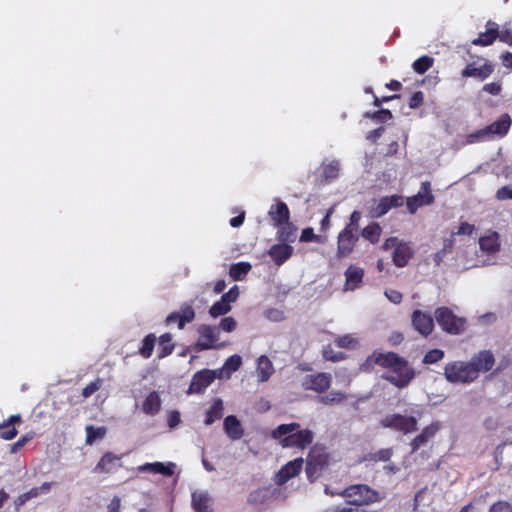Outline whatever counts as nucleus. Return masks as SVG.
<instances>
[{
    "instance_id": "46",
    "label": "nucleus",
    "mask_w": 512,
    "mask_h": 512,
    "mask_svg": "<svg viewBox=\"0 0 512 512\" xmlns=\"http://www.w3.org/2000/svg\"><path fill=\"white\" fill-rule=\"evenodd\" d=\"M435 318L442 330L448 332V307H440L436 309Z\"/></svg>"
},
{
    "instance_id": "49",
    "label": "nucleus",
    "mask_w": 512,
    "mask_h": 512,
    "mask_svg": "<svg viewBox=\"0 0 512 512\" xmlns=\"http://www.w3.org/2000/svg\"><path fill=\"white\" fill-rule=\"evenodd\" d=\"M102 384L103 380L101 378H96L94 381L90 382L83 388L82 396L84 398L90 397L101 388Z\"/></svg>"
},
{
    "instance_id": "5",
    "label": "nucleus",
    "mask_w": 512,
    "mask_h": 512,
    "mask_svg": "<svg viewBox=\"0 0 512 512\" xmlns=\"http://www.w3.org/2000/svg\"><path fill=\"white\" fill-rule=\"evenodd\" d=\"M511 126V118L508 114H502L492 124L480 129L475 134L470 135V141L475 140L487 141L492 140L495 137H503L507 134Z\"/></svg>"
},
{
    "instance_id": "24",
    "label": "nucleus",
    "mask_w": 512,
    "mask_h": 512,
    "mask_svg": "<svg viewBox=\"0 0 512 512\" xmlns=\"http://www.w3.org/2000/svg\"><path fill=\"white\" fill-rule=\"evenodd\" d=\"M224 431L231 440H239L244 435L241 422L234 415H228L223 422Z\"/></svg>"
},
{
    "instance_id": "36",
    "label": "nucleus",
    "mask_w": 512,
    "mask_h": 512,
    "mask_svg": "<svg viewBox=\"0 0 512 512\" xmlns=\"http://www.w3.org/2000/svg\"><path fill=\"white\" fill-rule=\"evenodd\" d=\"M174 347L175 345L172 343V335L170 333H164L159 337L158 357H167L173 352Z\"/></svg>"
},
{
    "instance_id": "45",
    "label": "nucleus",
    "mask_w": 512,
    "mask_h": 512,
    "mask_svg": "<svg viewBox=\"0 0 512 512\" xmlns=\"http://www.w3.org/2000/svg\"><path fill=\"white\" fill-rule=\"evenodd\" d=\"M35 436V432L30 431L24 435H22L16 442L10 445V453H17L20 449H22L30 440H32Z\"/></svg>"
},
{
    "instance_id": "43",
    "label": "nucleus",
    "mask_w": 512,
    "mask_h": 512,
    "mask_svg": "<svg viewBox=\"0 0 512 512\" xmlns=\"http://www.w3.org/2000/svg\"><path fill=\"white\" fill-rule=\"evenodd\" d=\"M466 327V321L462 317H457L453 315L452 311L450 310V334H460L465 330Z\"/></svg>"
},
{
    "instance_id": "23",
    "label": "nucleus",
    "mask_w": 512,
    "mask_h": 512,
    "mask_svg": "<svg viewBox=\"0 0 512 512\" xmlns=\"http://www.w3.org/2000/svg\"><path fill=\"white\" fill-rule=\"evenodd\" d=\"M302 466H303L302 458H296L292 461H289L278 472L279 482L284 483V482L288 481L289 479L297 476L301 472Z\"/></svg>"
},
{
    "instance_id": "57",
    "label": "nucleus",
    "mask_w": 512,
    "mask_h": 512,
    "mask_svg": "<svg viewBox=\"0 0 512 512\" xmlns=\"http://www.w3.org/2000/svg\"><path fill=\"white\" fill-rule=\"evenodd\" d=\"M323 174L326 178H336L339 174V165L337 162H331L324 166Z\"/></svg>"
},
{
    "instance_id": "59",
    "label": "nucleus",
    "mask_w": 512,
    "mask_h": 512,
    "mask_svg": "<svg viewBox=\"0 0 512 512\" xmlns=\"http://www.w3.org/2000/svg\"><path fill=\"white\" fill-rule=\"evenodd\" d=\"M385 296L388 298V300L394 304H399L402 301V293L398 290L394 289H388L385 291Z\"/></svg>"
},
{
    "instance_id": "47",
    "label": "nucleus",
    "mask_w": 512,
    "mask_h": 512,
    "mask_svg": "<svg viewBox=\"0 0 512 512\" xmlns=\"http://www.w3.org/2000/svg\"><path fill=\"white\" fill-rule=\"evenodd\" d=\"M335 344L340 348L352 349L357 345V340L347 334L337 337L335 339Z\"/></svg>"
},
{
    "instance_id": "31",
    "label": "nucleus",
    "mask_w": 512,
    "mask_h": 512,
    "mask_svg": "<svg viewBox=\"0 0 512 512\" xmlns=\"http://www.w3.org/2000/svg\"><path fill=\"white\" fill-rule=\"evenodd\" d=\"M278 228L277 238L281 243H291L295 241L297 228L290 222V220Z\"/></svg>"
},
{
    "instance_id": "37",
    "label": "nucleus",
    "mask_w": 512,
    "mask_h": 512,
    "mask_svg": "<svg viewBox=\"0 0 512 512\" xmlns=\"http://www.w3.org/2000/svg\"><path fill=\"white\" fill-rule=\"evenodd\" d=\"M347 399V394L342 391H332L326 395L320 396L318 398L319 403L332 406L336 404H340Z\"/></svg>"
},
{
    "instance_id": "11",
    "label": "nucleus",
    "mask_w": 512,
    "mask_h": 512,
    "mask_svg": "<svg viewBox=\"0 0 512 512\" xmlns=\"http://www.w3.org/2000/svg\"><path fill=\"white\" fill-rule=\"evenodd\" d=\"M412 327L423 337L429 336L434 328V321L430 313L421 310L413 311L411 315Z\"/></svg>"
},
{
    "instance_id": "17",
    "label": "nucleus",
    "mask_w": 512,
    "mask_h": 512,
    "mask_svg": "<svg viewBox=\"0 0 512 512\" xmlns=\"http://www.w3.org/2000/svg\"><path fill=\"white\" fill-rule=\"evenodd\" d=\"M469 362L474 370H476V375L478 376L480 372L489 371L493 367L495 360L493 354L485 350L472 357Z\"/></svg>"
},
{
    "instance_id": "21",
    "label": "nucleus",
    "mask_w": 512,
    "mask_h": 512,
    "mask_svg": "<svg viewBox=\"0 0 512 512\" xmlns=\"http://www.w3.org/2000/svg\"><path fill=\"white\" fill-rule=\"evenodd\" d=\"M412 256H413V251H412L411 247L409 246V244L404 243V242H399L393 250V254H392L393 263L397 267H404L408 264V262L412 258Z\"/></svg>"
},
{
    "instance_id": "62",
    "label": "nucleus",
    "mask_w": 512,
    "mask_h": 512,
    "mask_svg": "<svg viewBox=\"0 0 512 512\" xmlns=\"http://www.w3.org/2000/svg\"><path fill=\"white\" fill-rule=\"evenodd\" d=\"M181 422L180 413L178 411H171L167 417V425L173 429Z\"/></svg>"
},
{
    "instance_id": "25",
    "label": "nucleus",
    "mask_w": 512,
    "mask_h": 512,
    "mask_svg": "<svg viewBox=\"0 0 512 512\" xmlns=\"http://www.w3.org/2000/svg\"><path fill=\"white\" fill-rule=\"evenodd\" d=\"M191 504L195 512H213L211 497L206 491H194L191 495Z\"/></svg>"
},
{
    "instance_id": "30",
    "label": "nucleus",
    "mask_w": 512,
    "mask_h": 512,
    "mask_svg": "<svg viewBox=\"0 0 512 512\" xmlns=\"http://www.w3.org/2000/svg\"><path fill=\"white\" fill-rule=\"evenodd\" d=\"M224 405L220 398L214 400L211 407L206 411L205 414V425H212L215 421L223 417Z\"/></svg>"
},
{
    "instance_id": "55",
    "label": "nucleus",
    "mask_w": 512,
    "mask_h": 512,
    "mask_svg": "<svg viewBox=\"0 0 512 512\" xmlns=\"http://www.w3.org/2000/svg\"><path fill=\"white\" fill-rule=\"evenodd\" d=\"M241 365L242 358L237 354L230 356L225 362V367L231 371H237Z\"/></svg>"
},
{
    "instance_id": "33",
    "label": "nucleus",
    "mask_w": 512,
    "mask_h": 512,
    "mask_svg": "<svg viewBox=\"0 0 512 512\" xmlns=\"http://www.w3.org/2000/svg\"><path fill=\"white\" fill-rule=\"evenodd\" d=\"M251 269L252 266L249 262L234 263L229 268V276L234 281H242Z\"/></svg>"
},
{
    "instance_id": "8",
    "label": "nucleus",
    "mask_w": 512,
    "mask_h": 512,
    "mask_svg": "<svg viewBox=\"0 0 512 512\" xmlns=\"http://www.w3.org/2000/svg\"><path fill=\"white\" fill-rule=\"evenodd\" d=\"M434 197L431 193L430 182L424 181L421 184L419 192L407 198L406 206L411 214H414L420 207L429 205L433 202Z\"/></svg>"
},
{
    "instance_id": "16",
    "label": "nucleus",
    "mask_w": 512,
    "mask_h": 512,
    "mask_svg": "<svg viewBox=\"0 0 512 512\" xmlns=\"http://www.w3.org/2000/svg\"><path fill=\"white\" fill-rule=\"evenodd\" d=\"M214 380V374L209 370H202L197 372L190 383L189 392L201 393L203 392Z\"/></svg>"
},
{
    "instance_id": "34",
    "label": "nucleus",
    "mask_w": 512,
    "mask_h": 512,
    "mask_svg": "<svg viewBox=\"0 0 512 512\" xmlns=\"http://www.w3.org/2000/svg\"><path fill=\"white\" fill-rule=\"evenodd\" d=\"M381 233V226L377 222H372L361 231V236L370 243L376 244L380 240Z\"/></svg>"
},
{
    "instance_id": "35",
    "label": "nucleus",
    "mask_w": 512,
    "mask_h": 512,
    "mask_svg": "<svg viewBox=\"0 0 512 512\" xmlns=\"http://www.w3.org/2000/svg\"><path fill=\"white\" fill-rule=\"evenodd\" d=\"M86 431V445H93L95 441L103 439L107 433V428L104 426L94 427L93 425H87Z\"/></svg>"
},
{
    "instance_id": "53",
    "label": "nucleus",
    "mask_w": 512,
    "mask_h": 512,
    "mask_svg": "<svg viewBox=\"0 0 512 512\" xmlns=\"http://www.w3.org/2000/svg\"><path fill=\"white\" fill-rule=\"evenodd\" d=\"M300 241L301 242L314 241V242H318L319 243V242H321V237L314 233L313 228L308 227V228H305V229L302 230V233H301V236H300Z\"/></svg>"
},
{
    "instance_id": "20",
    "label": "nucleus",
    "mask_w": 512,
    "mask_h": 512,
    "mask_svg": "<svg viewBox=\"0 0 512 512\" xmlns=\"http://www.w3.org/2000/svg\"><path fill=\"white\" fill-rule=\"evenodd\" d=\"M121 456H117L112 452H106L97 465L94 467V472L96 473H111L117 467H120L121 464L118 463L120 461Z\"/></svg>"
},
{
    "instance_id": "15",
    "label": "nucleus",
    "mask_w": 512,
    "mask_h": 512,
    "mask_svg": "<svg viewBox=\"0 0 512 512\" xmlns=\"http://www.w3.org/2000/svg\"><path fill=\"white\" fill-rule=\"evenodd\" d=\"M268 215L274 226H282L290 220L289 208L285 202L280 200L270 207Z\"/></svg>"
},
{
    "instance_id": "9",
    "label": "nucleus",
    "mask_w": 512,
    "mask_h": 512,
    "mask_svg": "<svg viewBox=\"0 0 512 512\" xmlns=\"http://www.w3.org/2000/svg\"><path fill=\"white\" fill-rule=\"evenodd\" d=\"M358 239V233L348 229L341 230L337 237V258L348 257L353 252Z\"/></svg>"
},
{
    "instance_id": "4",
    "label": "nucleus",
    "mask_w": 512,
    "mask_h": 512,
    "mask_svg": "<svg viewBox=\"0 0 512 512\" xmlns=\"http://www.w3.org/2000/svg\"><path fill=\"white\" fill-rule=\"evenodd\" d=\"M198 339L193 346V350L201 352L211 349H223L228 343L220 341L219 328L215 325L200 324L197 327Z\"/></svg>"
},
{
    "instance_id": "48",
    "label": "nucleus",
    "mask_w": 512,
    "mask_h": 512,
    "mask_svg": "<svg viewBox=\"0 0 512 512\" xmlns=\"http://www.w3.org/2000/svg\"><path fill=\"white\" fill-rule=\"evenodd\" d=\"M237 327V322L233 317H224L220 320L219 324L216 328H219V331L222 330L224 332H233Z\"/></svg>"
},
{
    "instance_id": "54",
    "label": "nucleus",
    "mask_w": 512,
    "mask_h": 512,
    "mask_svg": "<svg viewBox=\"0 0 512 512\" xmlns=\"http://www.w3.org/2000/svg\"><path fill=\"white\" fill-rule=\"evenodd\" d=\"M239 296V290L238 287L235 285L229 289L226 293H224L221 296V299L223 302H225L228 305H231V303H234Z\"/></svg>"
},
{
    "instance_id": "52",
    "label": "nucleus",
    "mask_w": 512,
    "mask_h": 512,
    "mask_svg": "<svg viewBox=\"0 0 512 512\" xmlns=\"http://www.w3.org/2000/svg\"><path fill=\"white\" fill-rule=\"evenodd\" d=\"M361 212L355 210L351 213L349 218V223L344 227V229H348L350 231L358 233L359 229V221L361 220Z\"/></svg>"
},
{
    "instance_id": "6",
    "label": "nucleus",
    "mask_w": 512,
    "mask_h": 512,
    "mask_svg": "<svg viewBox=\"0 0 512 512\" xmlns=\"http://www.w3.org/2000/svg\"><path fill=\"white\" fill-rule=\"evenodd\" d=\"M418 420L414 416L402 415L399 413L386 415L380 420L383 428H389L403 434H410L418 429Z\"/></svg>"
},
{
    "instance_id": "14",
    "label": "nucleus",
    "mask_w": 512,
    "mask_h": 512,
    "mask_svg": "<svg viewBox=\"0 0 512 512\" xmlns=\"http://www.w3.org/2000/svg\"><path fill=\"white\" fill-rule=\"evenodd\" d=\"M294 248L287 243H277L272 245L267 253L277 266L283 265L293 255Z\"/></svg>"
},
{
    "instance_id": "1",
    "label": "nucleus",
    "mask_w": 512,
    "mask_h": 512,
    "mask_svg": "<svg viewBox=\"0 0 512 512\" xmlns=\"http://www.w3.org/2000/svg\"><path fill=\"white\" fill-rule=\"evenodd\" d=\"M368 363L376 364L389 370L390 374L383 375L382 378L397 388H405L415 378V371L409 362L395 352H373L367 358Z\"/></svg>"
},
{
    "instance_id": "18",
    "label": "nucleus",
    "mask_w": 512,
    "mask_h": 512,
    "mask_svg": "<svg viewBox=\"0 0 512 512\" xmlns=\"http://www.w3.org/2000/svg\"><path fill=\"white\" fill-rule=\"evenodd\" d=\"M439 429L440 425L438 423H432L426 426L422 432L411 441V452L414 453L422 446H425L429 440H431L436 435Z\"/></svg>"
},
{
    "instance_id": "56",
    "label": "nucleus",
    "mask_w": 512,
    "mask_h": 512,
    "mask_svg": "<svg viewBox=\"0 0 512 512\" xmlns=\"http://www.w3.org/2000/svg\"><path fill=\"white\" fill-rule=\"evenodd\" d=\"M424 102V94L422 91H417L409 98L408 105L411 109L419 108Z\"/></svg>"
},
{
    "instance_id": "60",
    "label": "nucleus",
    "mask_w": 512,
    "mask_h": 512,
    "mask_svg": "<svg viewBox=\"0 0 512 512\" xmlns=\"http://www.w3.org/2000/svg\"><path fill=\"white\" fill-rule=\"evenodd\" d=\"M489 512H512V506L504 501L493 504Z\"/></svg>"
},
{
    "instance_id": "50",
    "label": "nucleus",
    "mask_w": 512,
    "mask_h": 512,
    "mask_svg": "<svg viewBox=\"0 0 512 512\" xmlns=\"http://www.w3.org/2000/svg\"><path fill=\"white\" fill-rule=\"evenodd\" d=\"M366 116L382 123L387 122L393 118L392 112L389 109H380L373 113H366Z\"/></svg>"
},
{
    "instance_id": "10",
    "label": "nucleus",
    "mask_w": 512,
    "mask_h": 512,
    "mask_svg": "<svg viewBox=\"0 0 512 512\" xmlns=\"http://www.w3.org/2000/svg\"><path fill=\"white\" fill-rule=\"evenodd\" d=\"M403 204L404 198L401 195L384 196L371 208V216L373 218H380L392 208L401 207Z\"/></svg>"
},
{
    "instance_id": "40",
    "label": "nucleus",
    "mask_w": 512,
    "mask_h": 512,
    "mask_svg": "<svg viewBox=\"0 0 512 512\" xmlns=\"http://www.w3.org/2000/svg\"><path fill=\"white\" fill-rule=\"evenodd\" d=\"M232 307L231 305L226 304L223 302V300L220 298L219 301L215 302L209 309V315L212 318H217L220 316H224L228 314L231 311Z\"/></svg>"
},
{
    "instance_id": "26",
    "label": "nucleus",
    "mask_w": 512,
    "mask_h": 512,
    "mask_svg": "<svg viewBox=\"0 0 512 512\" xmlns=\"http://www.w3.org/2000/svg\"><path fill=\"white\" fill-rule=\"evenodd\" d=\"M479 246L483 252L495 254L500 249L499 234L497 232H488L479 238Z\"/></svg>"
},
{
    "instance_id": "44",
    "label": "nucleus",
    "mask_w": 512,
    "mask_h": 512,
    "mask_svg": "<svg viewBox=\"0 0 512 512\" xmlns=\"http://www.w3.org/2000/svg\"><path fill=\"white\" fill-rule=\"evenodd\" d=\"M323 358L331 362H339L346 358L343 352H336L330 344L323 347Z\"/></svg>"
},
{
    "instance_id": "63",
    "label": "nucleus",
    "mask_w": 512,
    "mask_h": 512,
    "mask_svg": "<svg viewBox=\"0 0 512 512\" xmlns=\"http://www.w3.org/2000/svg\"><path fill=\"white\" fill-rule=\"evenodd\" d=\"M475 227L472 224L463 222L458 227V230L454 233L455 235H472L474 232Z\"/></svg>"
},
{
    "instance_id": "39",
    "label": "nucleus",
    "mask_w": 512,
    "mask_h": 512,
    "mask_svg": "<svg viewBox=\"0 0 512 512\" xmlns=\"http://www.w3.org/2000/svg\"><path fill=\"white\" fill-rule=\"evenodd\" d=\"M433 63L434 59L432 57L424 55L413 62L412 68L416 73L424 74L433 66Z\"/></svg>"
},
{
    "instance_id": "12",
    "label": "nucleus",
    "mask_w": 512,
    "mask_h": 512,
    "mask_svg": "<svg viewBox=\"0 0 512 512\" xmlns=\"http://www.w3.org/2000/svg\"><path fill=\"white\" fill-rule=\"evenodd\" d=\"M477 378L476 370L471 366L470 362H455L450 365V382H472Z\"/></svg>"
},
{
    "instance_id": "3",
    "label": "nucleus",
    "mask_w": 512,
    "mask_h": 512,
    "mask_svg": "<svg viewBox=\"0 0 512 512\" xmlns=\"http://www.w3.org/2000/svg\"><path fill=\"white\" fill-rule=\"evenodd\" d=\"M337 495L347 499L348 503L354 506L370 505L381 500L379 492L366 484L350 485Z\"/></svg>"
},
{
    "instance_id": "42",
    "label": "nucleus",
    "mask_w": 512,
    "mask_h": 512,
    "mask_svg": "<svg viewBox=\"0 0 512 512\" xmlns=\"http://www.w3.org/2000/svg\"><path fill=\"white\" fill-rule=\"evenodd\" d=\"M179 329H183L187 323H191L195 319V311L190 305H186L179 311Z\"/></svg>"
},
{
    "instance_id": "64",
    "label": "nucleus",
    "mask_w": 512,
    "mask_h": 512,
    "mask_svg": "<svg viewBox=\"0 0 512 512\" xmlns=\"http://www.w3.org/2000/svg\"><path fill=\"white\" fill-rule=\"evenodd\" d=\"M483 91L491 95H498L501 92V84L497 82L487 83L483 86Z\"/></svg>"
},
{
    "instance_id": "61",
    "label": "nucleus",
    "mask_w": 512,
    "mask_h": 512,
    "mask_svg": "<svg viewBox=\"0 0 512 512\" xmlns=\"http://www.w3.org/2000/svg\"><path fill=\"white\" fill-rule=\"evenodd\" d=\"M496 198L500 201L511 199L512 200V188L509 186H503L496 192Z\"/></svg>"
},
{
    "instance_id": "38",
    "label": "nucleus",
    "mask_w": 512,
    "mask_h": 512,
    "mask_svg": "<svg viewBox=\"0 0 512 512\" xmlns=\"http://www.w3.org/2000/svg\"><path fill=\"white\" fill-rule=\"evenodd\" d=\"M268 490L266 488H258L250 492L247 502L250 505H263L268 500Z\"/></svg>"
},
{
    "instance_id": "32",
    "label": "nucleus",
    "mask_w": 512,
    "mask_h": 512,
    "mask_svg": "<svg viewBox=\"0 0 512 512\" xmlns=\"http://www.w3.org/2000/svg\"><path fill=\"white\" fill-rule=\"evenodd\" d=\"M393 448H382L373 453H367L361 458L362 462H387L393 456Z\"/></svg>"
},
{
    "instance_id": "58",
    "label": "nucleus",
    "mask_w": 512,
    "mask_h": 512,
    "mask_svg": "<svg viewBox=\"0 0 512 512\" xmlns=\"http://www.w3.org/2000/svg\"><path fill=\"white\" fill-rule=\"evenodd\" d=\"M18 434V430L14 426L0 428V438L4 440H12Z\"/></svg>"
},
{
    "instance_id": "22",
    "label": "nucleus",
    "mask_w": 512,
    "mask_h": 512,
    "mask_svg": "<svg viewBox=\"0 0 512 512\" xmlns=\"http://www.w3.org/2000/svg\"><path fill=\"white\" fill-rule=\"evenodd\" d=\"M364 277V270L355 265H350L345 271V289L355 290L360 287Z\"/></svg>"
},
{
    "instance_id": "7",
    "label": "nucleus",
    "mask_w": 512,
    "mask_h": 512,
    "mask_svg": "<svg viewBox=\"0 0 512 512\" xmlns=\"http://www.w3.org/2000/svg\"><path fill=\"white\" fill-rule=\"evenodd\" d=\"M332 383V376L327 372L306 375L301 383L304 390H311L318 394L326 392Z\"/></svg>"
},
{
    "instance_id": "41",
    "label": "nucleus",
    "mask_w": 512,
    "mask_h": 512,
    "mask_svg": "<svg viewBox=\"0 0 512 512\" xmlns=\"http://www.w3.org/2000/svg\"><path fill=\"white\" fill-rule=\"evenodd\" d=\"M156 337L154 334H148L142 341V346L139 349V353L144 358L151 357L155 346Z\"/></svg>"
},
{
    "instance_id": "13",
    "label": "nucleus",
    "mask_w": 512,
    "mask_h": 512,
    "mask_svg": "<svg viewBox=\"0 0 512 512\" xmlns=\"http://www.w3.org/2000/svg\"><path fill=\"white\" fill-rule=\"evenodd\" d=\"M494 71V66L489 61H484L480 66H476V63H469L463 69L461 75L463 77H472L479 81L487 79Z\"/></svg>"
},
{
    "instance_id": "51",
    "label": "nucleus",
    "mask_w": 512,
    "mask_h": 512,
    "mask_svg": "<svg viewBox=\"0 0 512 512\" xmlns=\"http://www.w3.org/2000/svg\"><path fill=\"white\" fill-rule=\"evenodd\" d=\"M444 357V352L439 349H432L428 351L423 359L425 364H434Z\"/></svg>"
},
{
    "instance_id": "28",
    "label": "nucleus",
    "mask_w": 512,
    "mask_h": 512,
    "mask_svg": "<svg viewBox=\"0 0 512 512\" xmlns=\"http://www.w3.org/2000/svg\"><path fill=\"white\" fill-rule=\"evenodd\" d=\"M275 369L271 360L266 355H261L257 360L256 373L259 382H266Z\"/></svg>"
},
{
    "instance_id": "2",
    "label": "nucleus",
    "mask_w": 512,
    "mask_h": 512,
    "mask_svg": "<svg viewBox=\"0 0 512 512\" xmlns=\"http://www.w3.org/2000/svg\"><path fill=\"white\" fill-rule=\"evenodd\" d=\"M298 422L280 424L272 431V437L278 440L283 448L306 449L314 440V433L310 429H300Z\"/></svg>"
},
{
    "instance_id": "29",
    "label": "nucleus",
    "mask_w": 512,
    "mask_h": 512,
    "mask_svg": "<svg viewBox=\"0 0 512 512\" xmlns=\"http://www.w3.org/2000/svg\"><path fill=\"white\" fill-rule=\"evenodd\" d=\"M161 409V399L157 391L150 392L142 403V411L147 415H156Z\"/></svg>"
},
{
    "instance_id": "27",
    "label": "nucleus",
    "mask_w": 512,
    "mask_h": 512,
    "mask_svg": "<svg viewBox=\"0 0 512 512\" xmlns=\"http://www.w3.org/2000/svg\"><path fill=\"white\" fill-rule=\"evenodd\" d=\"M498 35V25L495 22L488 21L486 31L480 33L477 38L472 41L474 45L488 46L491 45Z\"/></svg>"
},
{
    "instance_id": "19",
    "label": "nucleus",
    "mask_w": 512,
    "mask_h": 512,
    "mask_svg": "<svg viewBox=\"0 0 512 512\" xmlns=\"http://www.w3.org/2000/svg\"><path fill=\"white\" fill-rule=\"evenodd\" d=\"M174 469L175 464L173 462H168L166 464L162 462L145 463L137 468L139 472L161 474L166 477H171L174 474Z\"/></svg>"
}]
</instances>
